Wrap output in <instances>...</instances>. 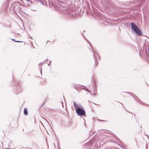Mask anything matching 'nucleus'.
Here are the masks:
<instances>
[{"label":"nucleus","instance_id":"f257e3e1","mask_svg":"<svg viewBox=\"0 0 149 149\" xmlns=\"http://www.w3.org/2000/svg\"><path fill=\"white\" fill-rule=\"evenodd\" d=\"M20 3L15 2L13 3L10 8V10L12 13H17V12H20L21 8L20 6Z\"/></svg>","mask_w":149,"mask_h":149},{"label":"nucleus","instance_id":"f03ea898","mask_svg":"<svg viewBox=\"0 0 149 149\" xmlns=\"http://www.w3.org/2000/svg\"><path fill=\"white\" fill-rule=\"evenodd\" d=\"M131 25L132 29L135 32L136 34L138 35L139 36H141V35H142L141 31L139 28L133 22L131 23Z\"/></svg>","mask_w":149,"mask_h":149},{"label":"nucleus","instance_id":"7ed1b4c3","mask_svg":"<svg viewBox=\"0 0 149 149\" xmlns=\"http://www.w3.org/2000/svg\"><path fill=\"white\" fill-rule=\"evenodd\" d=\"M76 113L79 116H84L86 117V112L83 108L81 107L76 109L75 110Z\"/></svg>","mask_w":149,"mask_h":149},{"label":"nucleus","instance_id":"20e7f679","mask_svg":"<svg viewBox=\"0 0 149 149\" xmlns=\"http://www.w3.org/2000/svg\"><path fill=\"white\" fill-rule=\"evenodd\" d=\"M86 145H88L90 148L91 147L94 149L97 148L98 146L95 143V141L93 140H91L86 143Z\"/></svg>","mask_w":149,"mask_h":149},{"label":"nucleus","instance_id":"39448f33","mask_svg":"<svg viewBox=\"0 0 149 149\" xmlns=\"http://www.w3.org/2000/svg\"><path fill=\"white\" fill-rule=\"evenodd\" d=\"M15 86H16V94H18L21 93L22 91V88H21V85L19 84V83L17 82L15 83Z\"/></svg>","mask_w":149,"mask_h":149},{"label":"nucleus","instance_id":"423d86ee","mask_svg":"<svg viewBox=\"0 0 149 149\" xmlns=\"http://www.w3.org/2000/svg\"><path fill=\"white\" fill-rule=\"evenodd\" d=\"M130 93L131 94V95L132 96H133L135 98L136 100L138 101L139 102L142 104H144V103H143V102L141 100L139 99V98L136 95H135L133 93Z\"/></svg>","mask_w":149,"mask_h":149},{"label":"nucleus","instance_id":"0eeeda50","mask_svg":"<svg viewBox=\"0 0 149 149\" xmlns=\"http://www.w3.org/2000/svg\"><path fill=\"white\" fill-rule=\"evenodd\" d=\"M86 40L88 42V43L89 44V45H90V47L91 48V49H92V51H93V57L94 58V59H95V54H94V49L91 46V45L90 43H89V42L88 40L86 39Z\"/></svg>","mask_w":149,"mask_h":149},{"label":"nucleus","instance_id":"6e6552de","mask_svg":"<svg viewBox=\"0 0 149 149\" xmlns=\"http://www.w3.org/2000/svg\"><path fill=\"white\" fill-rule=\"evenodd\" d=\"M24 113L25 115H28V111L27 108H25L24 109Z\"/></svg>","mask_w":149,"mask_h":149},{"label":"nucleus","instance_id":"1a4fd4ad","mask_svg":"<svg viewBox=\"0 0 149 149\" xmlns=\"http://www.w3.org/2000/svg\"><path fill=\"white\" fill-rule=\"evenodd\" d=\"M115 138L118 141L120 142V143L121 144L122 143V142L119 139V138H118L116 136V137Z\"/></svg>","mask_w":149,"mask_h":149},{"label":"nucleus","instance_id":"9d476101","mask_svg":"<svg viewBox=\"0 0 149 149\" xmlns=\"http://www.w3.org/2000/svg\"><path fill=\"white\" fill-rule=\"evenodd\" d=\"M74 106L75 110L76 109H77L78 107H78L77 105L76 104L75 102H74Z\"/></svg>","mask_w":149,"mask_h":149},{"label":"nucleus","instance_id":"9b49d317","mask_svg":"<svg viewBox=\"0 0 149 149\" xmlns=\"http://www.w3.org/2000/svg\"><path fill=\"white\" fill-rule=\"evenodd\" d=\"M10 39L11 40H13L14 41L16 42H23L22 41H20L19 40H15V39H11L10 38Z\"/></svg>","mask_w":149,"mask_h":149},{"label":"nucleus","instance_id":"f8f14e48","mask_svg":"<svg viewBox=\"0 0 149 149\" xmlns=\"http://www.w3.org/2000/svg\"><path fill=\"white\" fill-rule=\"evenodd\" d=\"M74 88H75V89L77 90V91H78L79 90V88H80V87H79L78 86H74Z\"/></svg>","mask_w":149,"mask_h":149},{"label":"nucleus","instance_id":"ddd939ff","mask_svg":"<svg viewBox=\"0 0 149 149\" xmlns=\"http://www.w3.org/2000/svg\"><path fill=\"white\" fill-rule=\"evenodd\" d=\"M87 91H88L89 93H90V92H91V91L90 90H88V88L86 89H85Z\"/></svg>","mask_w":149,"mask_h":149},{"label":"nucleus","instance_id":"4468645a","mask_svg":"<svg viewBox=\"0 0 149 149\" xmlns=\"http://www.w3.org/2000/svg\"><path fill=\"white\" fill-rule=\"evenodd\" d=\"M121 147L123 148H126V147L124 145H122L121 146Z\"/></svg>","mask_w":149,"mask_h":149},{"label":"nucleus","instance_id":"2eb2a0df","mask_svg":"<svg viewBox=\"0 0 149 149\" xmlns=\"http://www.w3.org/2000/svg\"><path fill=\"white\" fill-rule=\"evenodd\" d=\"M51 62H52V61H51L48 64V66H49V65H50V63H51Z\"/></svg>","mask_w":149,"mask_h":149},{"label":"nucleus","instance_id":"dca6fc26","mask_svg":"<svg viewBox=\"0 0 149 149\" xmlns=\"http://www.w3.org/2000/svg\"><path fill=\"white\" fill-rule=\"evenodd\" d=\"M42 69H41V70H40V73H41V75H42Z\"/></svg>","mask_w":149,"mask_h":149},{"label":"nucleus","instance_id":"f3484780","mask_svg":"<svg viewBox=\"0 0 149 149\" xmlns=\"http://www.w3.org/2000/svg\"><path fill=\"white\" fill-rule=\"evenodd\" d=\"M80 88H82V89H85V88H83V87H80Z\"/></svg>","mask_w":149,"mask_h":149},{"label":"nucleus","instance_id":"a211bd4d","mask_svg":"<svg viewBox=\"0 0 149 149\" xmlns=\"http://www.w3.org/2000/svg\"><path fill=\"white\" fill-rule=\"evenodd\" d=\"M95 14H97H97L98 13H97V12L96 13V12L95 11Z\"/></svg>","mask_w":149,"mask_h":149},{"label":"nucleus","instance_id":"6ab92c4d","mask_svg":"<svg viewBox=\"0 0 149 149\" xmlns=\"http://www.w3.org/2000/svg\"><path fill=\"white\" fill-rule=\"evenodd\" d=\"M95 67H97V64H96V65H95Z\"/></svg>","mask_w":149,"mask_h":149},{"label":"nucleus","instance_id":"aec40b11","mask_svg":"<svg viewBox=\"0 0 149 149\" xmlns=\"http://www.w3.org/2000/svg\"><path fill=\"white\" fill-rule=\"evenodd\" d=\"M144 0H142V1H141V2H143Z\"/></svg>","mask_w":149,"mask_h":149},{"label":"nucleus","instance_id":"412c9836","mask_svg":"<svg viewBox=\"0 0 149 149\" xmlns=\"http://www.w3.org/2000/svg\"><path fill=\"white\" fill-rule=\"evenodd\" d=\"M48 59H46L45 60V61H47V60Z\"/></svg>","mask_w":149,"mask_h":149},{"label":"nucleus","instance_id":"4be33fe9","mask_svg":"<svg viewBox=\"0 0 149 149\" xmlns=\"http://www.w3.org/2000/svg\"><path fill=\"white\" fill-rule=\"evenodd\" d=\"M28 2H29L30 1V0H27Z\"/></svg>","mask_w":149,"mask_h":149},{"label":"nucleus","instance_id":"5701e85b","mask_svg":"<svg viewBox=\"0 0 149 149\" xmlns=\"http://www.w3.org/2000/svg\"><path fill=\"white\" fill-rule=\"evenodd\" d=\"M148 51L149 52V48H148Z\"/></svg>","mask_w":149,"mask_h":149},{"label":"nucleus","instance_id":"b1692460","mask_svg":"<svg viewBox=\"0 0 149 149\" xmlns=\"http://www.w3.org/2000/svg\"><path fill=\"white\" fill-rule=\"evenodd\" d=\"M48 42H49L48 41H47V43H46V44H47V43H48Z\"/></svg>","mask_w":149,"mask_h":149},{"label":"nucleus","instance_id":"393cba45","mask_svg":"<svg viewBox=\"0 0 149 149\" xmlns=\"http://www.w3.org/2000/svg\"><path fill=\"white\" fill-rule=\"evenodd\" d=\"M46 121L47 122H48V121L47 120H46Z\"/></svg>","mask_w":149,"mask_h":149},{"label":"nucleus","instance_id":"a878e982","mask_svg":"<svg viewBox=\"0 0 149 149\" xmlns=\"http://www.w3.org/2000/svg\"><path fill=\"white\" fill-rule=\"evenodd\" d=\"M46 121L47 122H48V121L47 120H46Z\"/></svg>","mask_w":149,"mask_h":149},{"label":"nucleus","instance_id":"bb28decb","mask_svg":"<svg viewBox=\"0 0 149 149\" xmlns=\"http://www.w3.org/2000/svg\"><path fill=\"white\" fill-rule=\"evenodd\" d=\"M46 121L47 122H48V121L47 120H46Z\"/></svg>","mask_w":149,"mask_h":149},{"label":"nucleus","instance_id":"cd10ccee","mask_svg":"<svg viewBox=\"0 0 149 149\" xmlns=\"http://www.w3.org/2000/svg\"><path fill=\"white\" fill-rule=\"evenodd\" d=\"M46 121L47 122H48V121L47 120H46Z\"/></svg>","mask_w":149,"mask_h":149},{"label":"nucleus","instance_id":"c85d7f7f","mask_svg":"<svg viewBox=\"0 0 149 149\" xmlns=\"http://www.w3.org/2000/svg\"><path fill=\"white\" fill-rule=\"evenodd\" d=\"M46 121L47 122H48V121L47 120H46Z\"/></svg>","mask_w":149,"mask_h":149},{"label":"nucleus","instance_id":"c756f323","mask_svg":"<svg viewBox=\"0 0 149 149\" xmlns=\"http://www.w3.org/2000/svg\"><path fill=\"white\" fill-rule=\"evenodd\" d=\"M26 43V42H25L24 43V45Z\"/></svg>","mask_w":149,"mask_h":149},{"label":"nucleus","instance_id":"7c9ffc66","mask_svg":"<svg viewBox=\"0 0 149 149\" xmlns=\"http://www.w3.org/2000/svg\"><path fill=\"white\" fill-rule=\"evenodd\" d=\"M51 42H53V41H51Z\"/></svg>","mask_w":149,"mask_h":149},{"label":"nucleus","instance_id":"2f4dec72","mask_svg":"<svg viewBox=\"0 0 149 149\" xmlns=\"http://www.w3.org/2000/svg\"><path fill=\"white\" fill-rule=\"evenodd\" d=\"M90 50H91V51H92V50H91V49H90Z\"/></svg>","mask_w":149,"mask_h":149}]
</instances>
